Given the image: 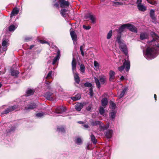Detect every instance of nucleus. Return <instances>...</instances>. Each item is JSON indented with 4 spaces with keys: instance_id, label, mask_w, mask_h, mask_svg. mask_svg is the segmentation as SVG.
<instances>
[{
    "instance_id": "obj_1",
    "label": "nucleus",
    "mask_w": 159,
    "mask_h": 159,
    "mask_svg": "<svg viewBox=\"0 0 159 159\" xmlns=\"http://www.w3.org/2000/svg\"><path fill=\"white\" fill-rule=\"evenodd\" d=\"M151 34L153 38L150 41L148 42L149 45H153V47H148L146 50V53L144 54L145 57L148 60H149L156 57L158 54V48H159V44H156V40H159V37L155 33L152 32Z\"/></svg>"
},
{
    "instance_id": "obj_2",
    "label": "nucleus",
    "mask_w": 159,
    "mask_h": 159,
    "mask_svg": "<svg viewBox=\"0 0 159 159\" xmlns=\"http://www.w3.org/2000/svg\"><path fill=\"white\" fill-rule=\"evenodd\" d=\"M72 70L74 74V76L75 81L76 83L79 84L80 81V77L79 76V74L76 71V62L75 59L73 57L72 62Z\"/></svg>"
},
{
    "instance_id": "obj_3",
    "label": "nucleus",
    "mask_w": 159,
    "mask_h": 159,
    "mask_svg": "<svg viewBox=\"0 0 159 159\" xmlns=\"http://www.w3.org/2000/svg\"><path fill=\"white\" fill-rule=\"evenodd\" d=\"M95 82L98 88L101 87V84H106L107 83V78L104 75H101L99 76V79L96 77H94Z\"/></svg>"
},
{
    "instance_id": "obj_4",
    "label": "nucleus",
    "mask_w": 159,
    "mask_h": 159,
    "mask_svg": "<svg viewBox=\"0 0 159 159\" xmlns=\"http://www.w3.org/2000/svg\"><path fill=\"white\" fill-rule=\"evenodd\" d=\"M130 63L129 60H125L123 66L118 68V70L120 72L122 71L125 68L126 71H128L130 69Z\"/></svg>"
},
{
    "instance_id": "obj_5",
    "label": "nucleus",
    "mask_w": 159,
    "mask_h": 159,
    "mask_svg": "<svg viewBox=\"0 0 159 159\" xmlns=\"http://www.w3.org/2000/svg\"><path fill=\"white\" fill-rule=\"evenodd\" d=\"M119 44V48L120 50L123 52L125 55H127L128 52L125 44L122 42Z\"/></svg>"
},
{
    "instance_id": "obj_6",
    "label": "nucleus",
    "mask_w": 159,
    "mask_h": 159,
    "mask_svg": "<svg viewBox=\"0 0 159 159\" xmlns=\"http://www.w3.org/2000/svg\"><path fill=\"white\" fill-rule=\"evenodd\" d=\"M127 29L134 33H137L138 32L137 28L134 25L129 23L127 24Z\"/></svg>"
},
{
    "instance_id": "obj_7",
    "label": "nucleus",
    "mask_w": 159,
    "mask_h": 159,
    "mask_svg": "<svg viewBox=\"0 0 159 159\" xmlns=\"http://www.w3.org/2000/svg\"><path fill=\"white\" fill-rule=\"evenodd\" d=\"M7 40H3L2 43V45L3 46L2 48V53H3V52L6 51L7 50V44L8 43Z\"/></svg>"
},
{
    "instance_id": "obj_8",
    "label": "nucleus",
    "mask_w": 159,
    "mask_h": 159,
    "mask_svg": "<svg viewBox=\"0 0 159 159\" xmlns=\"http://www.w3.org/2000/svg\"><path fill=\"white\" fill-rule=\"evenodd\" d=\"M66 108L63 107H57L55 111V112L57 114H61L66 111Z\"/></svg>"
},
{
    "instance_id": "obj_9",
    "label": "nucleus",
    "mask_w": 159,
    "mask_h": 159,
    "mask_svg": "<svg viewBox=\"0 0 159 159\" xmlns=\"http://www.w3.org/2000/svg\"><path fill=\"white\" fill-rule=\"evenodd\" d=\"M60 56L61 55L60 51L59 50H58L57 51V56L55 57L54 58L52 62V65H54L55 64L56 62L59 60Z\"/></svg>"
},
{
    "instance_id": "obj_10",
    "label": "nucleus",
    "mask_w": 159,
    "mask_h": 159,
    "mask_svg": "<svg viewBox=\"0 0 159 159\" xmlns=\"http://www.w3.org/2000/svg\"><path fill=\"white\" fill-rule=\"evenodd\" d=\"M52 93L49 92H47L44 94V97L47 99L51 101L53 100V98L52 96Z\"/></svg>"
},
{
    "instance_id": "obj_11",
    "label": "nucleus",
    "mask_w": 159,
    "mask_h": 159,
    "mask_svg": "<svg viewBox=\"0 0 159 159\" xmlns=\"http://www.w3.org/2000/svg\"><path fill=\"white\" fill-rule=\"evenodd\" d=\"M60 6L61 7H68L69 5V2L68 1H65L64 0H60Z\"/></svg>"
},
{
    "instance_id": "obj_12",
    "label": "nucleus",
    "mask_w": 159,
    "mask_h": 159,
    "mask_svg": "<svg viewBox=\"0 0 159 159\" xmlns=\"http://www.w3.org/2000/svg\"><path fill=\"white\" fill-rule=\"evenodd\" d=\"M109 75L110 81L114 82V79L115 78V72L112 70H111L109 71Z\"/></svg>"
},
{
    "instance_id": "obj_13",
    "label": "nucleus",
    "mask_w": 159,
    "mask_h": 159,
    "mask_svg": "<svg viewBox=\"0 0 159 159\" xmlns=\"http://www.w3.org/2000/svg\"><path fill=\"white\" fill-rule=\"evenodd\" d=\"M37 105L34 103H31L29 105L25 107V109L29 111L36 107Z\"/></svg>"
},
{
    "instance_id": "obj_14",
    "label": "nucleus",
    "mask_w": 159,
    "mask_h": 159,
    "mask_svg": "<svg viewBox=\"0 0 159 159\" xmlns=\"http://www.w3.org/2000/svg\"><path fill=\"white\" fill-rule=\"evenodd\" d=\"M113 133V132L112 129L108 130L106 131L105 135L107 138L110 139L111 138Z\"/></svg>"
},
{
    "instance_id": "obj_15",
    "label": "nucleus",
    "mask_w": 159,
    "mask_h": 159,
    "mask_svg": "<svg viewBox=\"0 0 159 159\" xmlns=\"http://www.w3.org/2000/svg\"><path fill=\"white\" fill-rule=\"evenodd\" d=\"M91 125L93 126H96L101 124V121L99 120L94 121L93 120H91L90 121Z\"/></svg>"
},
{
    "instance_id": "obj_16",
    "label": "nucleus",
    "mask_w": 159,
    "mask_h": 159,
    "mask_svg": "<svg viewBox=\"0 0 159 159\" xmlns=\"http://www.w3.org/2000/svg\"><path fill=\"white\" fill-rule=\"evenodd\" d=\"M84 105L81 103H78L75 105V108L77 111H80L83 108Z\"/></svg>"
},
{
    "instance_id": "obj_17",
    "label": "nucleus",
    "mask_w": 159,
    "mask_h": 159,
    "mask_svg": "<svg viewBox=\"0 0 159 159\" xmlns=\"http://www.w3.org/2000/svg\"><path fill=\"white\" fill-rule=\"evenodd\" d=\"M70 32L71 36L74 43L75 42H76L77 40V35L74 31H71L70 30Z\"/></svg>"
},
{
    "instance_id": "obj_18",
    "label": "nucleus",
    "mask_w": 159,
    "mask_h": 159,
    "mask_svg": "<svg viewBox=\"0 0 159 159\" xmlns=\"http://www.w3.org/2000/svg\"><path fill=\"white\" fill-rule=\"evenodd\" d=\"M125 28H127V24H125L121 25L118 30V32L119 34H121Z\"/></svg>"
},
{
    "instance_id": "obj_19",
    "label": "nucleus",
    "mask_w": 159,
    "mask_h": 159,
    "mask_svg": "<svg viewBox=\"0 0 159 159\" xmlns=\"http://www.w3.org/2000/svg\"><path fill=\"white\" fill-rule=\"evenodd\" d=\"M109 124H107L106 125H104L101 122V123L99 126L101 130H104L107 129L109 127Z\"/></svg>"
},
{
    "instance_id": "obj_20",
    "label": "nucleus",
    "mask_w": 159,
    "mask_h": 159,
    "mask_svg": "<svg viewBox=\"0 0 159 159\" xmlns=\"http://www.w3.org/2000/svg\"><path fill=\"white\" fill-rule=\"evenodd\" d=\"M148 38V34L146 33H142L140 34V39L141 40L147 39Z\"/></svg>"
},
{
    "instance_id": "obj_21",
    "label": "nucleus",
    "mask_w": 159,
    "mask_h": 159,
    "mask_svg": "<svg viewBox=\"0 0 159 159\" xmlns=\"http://www.w3.org/2000/svg\"><path fill=\"white\" fill-rule=\"evenodd\" d=\"M19 11L17 8H14L11 14V17H12L15 15H17L19 13Z\"/></svg>"
},
{
    "instance_id": "obj_22",
    "label": "nucleus",
    "mask_w": 159,
    "mask_h": 159,
    "mask_svg": "<svg viewBox=\"0 0 159 159\" xmlns=\"http://www.w3.org/2000/svg\"><path fill=\"white\" fill-rule=\"evenodd\" d=\"M128 90V87H125L124 88L123 90L122 91L121 93L120 94L119 96V98H122L125 94V93Z\"/></svg>"
},
{
    "instance_id": "obj_23",
    "label": "nucleus",
    "mask_w": 159,
    "mask_h": 159,
    "mask_svg": "<svg viewBox=\"0 0 159 159\" xmlns=\"http://www.w3.org/2000/svg\"><path fill=\"white\" fill-rule=\"evenodd\" d=\"M81 97V95L80 94H77L74 97H72L71 99L73 101H77L80 99Z\"/></svg>"
},
{
    "instance_id": "obj_24",
    "label": "nucleus",
    "mask_w": 159,
    "mask_h": 159,
    "mask_svg": "<svg viewBox=\"0 0 159 159\" xmlns=\"http://www.w3.org/2000/svg\"><path fill=\"white\" fill-rule=\"evenodd\" d=\"M34 92V90L33 89H28L26 91V95L27 96H29L32 95Z\"/></svg>"
},
{
    "instance_id": "obj_25",
    "label": "nucleus",
    "mask_w": 159,
    "mask_h": 159,
    "mask_svg": "<svg viewBox=\"0 0 159 159\" xmlns=\"http://www.w3.org/2000/svg\"><path fill=\"white\" fill-rule=\"evenodd\" d=\"M11 74L12 76L16 77L19 74V72L17 70L11 69Z\"/></svg>"
},
{
    "instance_id": "obj_26",
    "label": "nucleus",
    "mask_w": 159,
    "mask_h": 159,
    "mask_svg": "<svg viewBox=\"0 0 159 159\" xmlns=\"http://www.w3.org/2000/svg\"><path fill=\"white\" fill-rule=\"evenodd\" d=\"M102 106H106L108 103L107 99L106 98H103L102 100Z\"/></svg>"
},
{
    "instance_id": "obj_27",
    "label": "nucleus",
    "mask_w": 159,
    "mask_h": 159,
    "mask_svg": "<svg viewBox=\"0 0 159 159\" xmlns=\"http://www.w3.org/2000/svg\"><path fill=\"white\" fill-rule=\"evenodd\" d=\"M138 7L139 9L141 11H144L146 10V7L142 4L138 5Z\"/></svg>"
},
{
    "instance_id": "obj_28",
    "label": "nucleus",
    "mask_w": 159,
    "mask_h": 159,
    "mask_svg": "<svg viewBox=\"0 0 159 159\" xmlns=\"http://www.w3.org/2000/svg\"><path fill=\"white\" fill-rule=\"evenodd\" d=\"M17 26L12 25L10 26L8 28L9 31L10 32L13 31L16 28Z\"/></svg>"
},
{
    "instance_id": "obj_29",
    "label": "nucleus",
    "mask_w": 159,
    "mask_h": 159,
    "mask_svg": "<svg viewBox=\"0 0 159 159\" xmlns=\"http://www.w3.org/2000/svg\"><path fill=\"white\" fill-rule=\"evenodd\" d=\"M75 143L77 145H81L82 143V141L80 138L78 137L76 139Z\"/></svg>"
},
{
    "instance_id": "obj_30",
    "label": "nucleus",
    "mask_w": 159,
    "mask_h": 159,
    "mask_svg": "<svg viewBox=\"0 0 159 159\" xmlns=\"http://www.w3.org/2000/svg\"><path fill=\"white\" fill-rule=\"evenodd\" d=\"M89 19L91 20L92 23L93 24L95 23L96 17L95 16L91 14V15L89 16Z\"/></svg>"
},
{
    "instance_id": "obj_31",
    "label": "nucleus",
    "mask_w": 159,
    "mask_h": 159,
    "mask_svg": "<svg viewBox=\"0 0 159 159\" xmlns=\"http://www.w3.org/2000/svg\"><path fill=\"white\" fill-rule=\"evenodd\" d=\"M57 130L59 132L64 133L65 132L64 128L62 126H58Z\"/></svg>"
},
{
    "instance_id": "obj_32",
    "label": "nucleus",
    "mask_w": 159,
    "mask_h": 159,
    "mask_svg": "<svg viewBox=\"0 0 159 159\" xmlns=\"http://www.w3.org/2000/svg\"><path fill=\"white\" fill-rule=\"evenodd\" d=\"M90 137L91 140L92 141L93 143L94 144L96 143L97 142V140L96 139L94 136L93 134H91L90 135Z\"/></svg>"
},
{
    "instance_id": "obj_33",
    "label": "nucleus",
    "mask_w": 159,
    "mask_h": 159,
    "mask_svg": "<svg viewBox=\"0 0 159 159\" xmlns=\"http://www.w3.org/2000/svg\"><path fill=\"white\" fill-rule=\"evenodd\" d=\"M150 17L152 19H154L155 18L154 16V11L153 10H151L150 13Z\"/></svg>"
},
{
    "instance_id": "obj_34",
    "label": "nucleus",
    "mask_w": 159,
    "mask_h": 159,
    "mask_svg": "<svg viewBox=\"0 0 159 159\" xmlns=\"http://www.w3.org/2000/svg\"><path fill=\"white\" fill-rule=\"evenodd\" d=\"M110 104L111 105V108L112 109H115L116 107L115 103H114L112 101H110Z\"/></svg>"
},
{
    "instance_id": "obj_35",
    "label": "nucleus",
    "mask_w": 159,
    "mask_h": 159,
    "mask_svg": "<svg viewBox=\"0 0 159 159\" xmlns=\"http://www.w3.org/2000/svg\"><path fill=\"white\" fill-rule=\"evenodd\" d=\"M11 111V110L10 109V107H9L8 108L6 109L4 111H3L2 112V114H7Z\"/></svg>"
},
{
    "instance_id": "obj_36",
    "label": "nucleus",
    "mask_w": 159,
    "mask_h": 159,
    "mask_svg": "<svg viewBox=\"0 0 159 159\" xmlns=\"http://www.w3.org/2000/svg\"><path fill=\"white\" fill-rule=\"evenodd\" d=\"M112 2L113 3L114 5L115 6H119L120 5H121L123 4V3L121 2H118L116 1Z\"/></svg>"
},
{
    "instance_id": "obj_37",
    "label": "nucleus",
    "mask_w": 159,
    "mask_h": 159,
    "mask_svg": "<svg viewBox=\"0 0 159 159\" xmlns=\"http://www.w3.org/2000/svg\"><path fill=\"white\" fill-rule=\"evenodd\" d=\"M11 110V111H12L16 109H17L18 106V105H14L11 107H9Z\"/></svg>"
},
{
    "instance_id": "obj_38",
    "label": "nucleus",
    "mask_w": 159,
    "mask_h": 159,
    "mask_svg": "<svg viewBox=\"0 0 159 159\" xmlns=\"http://www.w3.org/2000/svg\"><path fill=\"white\" fill-rule=\"evenodd\" d=\"M85 46L84 44L82 45L80 47V50L81 52V54L82 56L83 57L84 56V52L83 50V49L84 48Z\"/></svg>"
},
{
    "instance_id": "obj_39",
    "label": "nucleus",
    "mask_w": 159,
    "mask_h": 159,
    "mask_svg": "<svg viewBox=\"0 0 159 159\" xmlns=\"http://www.w3.org/2000/svg\"><path fill=\"white\" fill-rule=\"evenodd\" d=\"M105 110L104 108L101 107L99 108V111L100 114L101 115H103L104 112Z\"/></svg>"
},
{
    "instance_id": "obj_40",
    "label": "nucleus",
    "mask_w": 159,
    "mask_h": 159,
    "mask_svg": "<svg viewBox=\"0 0 159 159\" xmlns=\"http://www.w3.org/2000/svg\"><path fill=\"white\" fill-rule=\"evenodd\" d=\"M121 34H119L118 35L116 38L117 41L119 43H122L120 40V38L121 37Z\"/></svg>"
},
{
    "instance_id": "obj_41",
    "label": "nucleus",
    "mask_w": 159,
    "mask_h": 159,
    "mask_svg": "<svg viewBox=\"0 0 159 159\" xmlns=\"http://www.w3.org/2000/svg\"><path fill=\"white\" fill-rule=\"evenodd\" d=\"M80 71L83 73L85 71V66L84 64H82L80 66Z\"/></svg>"
},
{
    "instance_id": "obj_42",
    "label": "nucleus",
    "mask_w": 159,
    "mask_h": 159,
    "mask_svg": "<svg viewBox=\"0 0 159 159\" xmlns=\"http://www.w3.org/2000/svg\"><path fill=\"white\" fill-rule=\"evenodd\" d=\"M67 11L66 10V9H61V15L63 16H65V14H66V12Z\"/></svg>"
},
{
    "instance_id": "obj_43",
    "label": "nucleus",
    "mask_w": 159,
    "mask_h": 159,
    "mask_svg": "<svg viewBox=\"0 0 159 159\" xmlns=\"http://www.w3.org/2000/svg\"><path fill=\"white\" fill-rule=\"evenodd\" d=\"M94 64L95 66L94 69L97 70L99 68V63L96 61H94Z\"/></svg>"
},
{
    "instance_id": "obj_44",
    "label": "nucleus",
    "mask_w": 159,
    "mask_h": 159,
    "mask_svg": "<svg viewBox=\"0 0 159 159\" xmlns=\"http://www.w3.org/2000/svg\"><path fill=\"white\" fill-rule=\"evenodd\" d=\"M44 113L43 112L38 113L36 114V116L38 117H42L44 115Z\"/></svg>"
},
{
    "instance_id": "obj_45",
    "label": "nucleus",
    "mask_w": 159,
    "mask_h": 159,
    "mask_svg": "<svg viewBox=\"0 0 159 159\" xmlns=\"http://www.w3.org/2000/svg\"><path fill=\"white\" fill-rule=\"evenodd\" d=\"M112 35V30H111L109 31L107 34V38L108 39H110Z\"/></svg>"
},
{
    "instance_id": "obj_46",
    "label": "nucleus",
    "mask_w": 159,
    "mask_h": 159,
    "mask_svg": "<svg viewBox=\"0 0 159 159\" xmlns=\"http://www.w3.org/2000/svg\"><path fill=\"white\" fill-rule=\"evenodd\" d=\"M84 86L86 87H91L92 86V84L90 83L86 82L84 84Z\"/></svg>"
},
{
    "instance_id": "obj_47",
    "label": "nucleus",
    "mask_w": 159,
    "mask_h": 159,
    "mask_svg": "<svg viewBox=\"0 0 159 159\" xmlns=\"http://www.w3.org/2000/svg\"><path fill=\"white\" fill-rule=\"evenodd\" d=\"M32 39V38L30 37H26L25 38V42H27L31 40Z\"/></svg>"
},
{
    "instance_id": "obj_48",
    "label": "nucleus",
    "mask_w": 159,
    "mask_h": 159,
    "mask_svg": "<svg viewBox=\"0 0 159 159\" xmlns=\"http://www.w3.org/2000/svg\"><path fill=\"white\" fill-rule=\"evenodd\" d=\"M147 1L149 3L153 5H154L157 3L156 1L152 0H147Z\"/></svg>"
},
{
    "instance_id": "obj_49",
    "label": "nucleus",
    "mask_w": 159,
    "mask_h": 159,
    "mask_svg": "<svg viewBox=\"0 0 159 159\" xmlns=\"http://www.w3.org/2000/svg\"><path fill=\"white\" fill-rule=\"evenodd\" d=\"M38 41L41 43H47L49 45V43L48 42L45 41L44 40H38Z\"/></svg>"
},
{
    "instance_id": "obj_50",
    "label": "nucleus",
    "mask_w": 159,
    "mask_h": 159,
    "mask_svg": "<svg viewBox=\"0 0 159 159\" xmlns=\"http://www.w3.org/2000/svg\"><path fill=\"white\" fill-rule=\"evenodd\" d=\"M115 115L116 113L114 112H112L110 113V116L111 118L114 119L115 117Z\"/></svg>"
},
{
    "instance_id": "obj_51",
    "label": "nucleus",
    "mask_w": 159,
    "mask_h": 159,
    "mask_svg": "<svg viewBox=\"0 0 159 159\" xmlns=\"http://www.w3.org/2000/svg\"><path fill=\"white\" fill-rule=\"evenodd\" d=\"M52 71H50L48 73V74L46 78V79H48L50 77H51V75L52 74Z\"/></svg>"
},
{
    "instance_id": "obj_52",
    "label": "nucleus",
    "mask_w": 159,
    "mask_h": 159,
    "mask_svg": "<svg viewBox=\"0 0 159 159\" xmlns=\"http://www.w3.org/2000/svg\"><path fill=\"white\" fill-rule=\"evenodd\" d=\"M89 93L90 94V95L91 96H92L93 95V88L91 87L89 89Z\"/></svg>"
},
{
    "instance_id": "obj_53",
    "label": "nucleus",
    "mask_w": 159,
    "mask_h": 159,
    "mask_svg": "<svg viewBox=\"0 0 159 159\" xmlns=\"http://www.w3.org/2000/svg\"><path fill=\"white\" fill-rule=\"evenodd\" d=\"M83 28L87 30H89L90 28V26H86L85 25H83Z\"/></svg>"
},
{
    "instance_id": "obj_54",
    "label": "nucleus",
    "mask_w": 159,
    "mask_h": 159,
    "mask_svg": "<svg viewBox=\"0 0 159 159\" xmlns=\"http://www.w3.org/2000/svg\"><path fill=\"white\" fill-rule=\"evenodd\" d=\"M92 107V105H89L88 107H87L86 109L88 111H90Z\"/></svg>"
},
{
    "instance_id": "obj_55",
    "label": "nucleus",
    "mask_w": 159,
    "mask_h": 159,
    "mask_svg": "<svg viewBox=\"0 0 159 159\" xmlns=\"http://www.w3.org/2000/svg\"><path fill=\"white\" fill-rule=\"evenodd\" d=\"M91 146V145L89 143H88L87 144V146L86 147V149H87L88 150H89L90 149V146Z\"/></svg>"
},
{
    "instance_id": "obj_56",
    "label": "nucleus",
    "mask_w": 159,
    "mask_h": 159,
    "mask_svg": "<svg viewBox=\"0 0 159 159\" xmlns=\"http://www.w3.org/2000/svg\"><path fill=\"white\" fill-rule=\"evenodd\" d=\"M90 13H89L85 16V18L86 19L89 18V16L91 15Z\"/></svg>"
},
{
    "instance_id": "obj_57",
    "label": "nucleus",
    "mask_w": 159,
    "mask_h": 159,
    "mask_svg": "<svg viewBox=\"0 0 159 159\" xmlns=\"http://www.w3.org/2000/svg\"><path fill=\"white\" fill-rule=\"evenodd\" d=\"M142 0H138L137 2V4H141V3L142 2Z\"/></svg>"
},
{
    "instance_id": "obj_58",
    "label": "nucleus",
    "mask_w": 159,
    "mask_h": 159,
    "mask_svg": "<svg viewBox=\"0 0 159 159\" xmlns=\"http://www.w3.org/2000/svg\"><path fill=\"white\" fill-rule=\"evenodd\" d=\"M54 6L58 8H59V4L57 3H56L54 5Z\"/></svg>"
},
{
    "instance_id": "obj_59",
    "label": "nucleus",
    "mask_w": 159,
    "mask_h": 159,
    "mask_svg": "<svg viewBox=\"0 0 159 159\" xmlns=\"http://www.w3.org/2000/svg\"><path fill=\"white\" fill-rule=\"evenodd\" d=\"M125 78H124V77L123 76H122L120 78V80H121V81H122L123 80H124V79Z\"/></svg>"
},
{
    "instance_id": "obj_60",
    "label": "nucleus",
    "mask_w": 159,
    "mask_h": 159,
    "mask_svg": "<svg viewBox=\"0 0 159 159\" xmlns=\"http://www.w3.org/2000/svg\"><path fill=\"white\" fill-rule=\"evenodd\" d=\"M84 126L86 128H88L89 127L88 125H84Z\"/></svg>"
},
{
    "instance_id": "obj_61",
    "label": "nucleus",
    "mask_w": 159,
    "mask_h": 159,
    "mask_svg": "<svg viewBox=\"0 0 159 159\" xmlns=\"http://www.w3.org/2000/svg\"><path fill=\"white\" fill-rule=\"evenodd\" d=\"M47 89H51V87H50V86L49 85H48L47 86Z\"/></svg>"
},
{
    "instance_id": "obj_62",
    "label": "nucleus",
    "mask_w": 159,
    "mask_h": 159,
    "mask_svg": "<svg viewBox=\"0 0 159 159\" xmlns=\"http://www.w3.org/2000/svg\"><path fill=\"white\" fill-rule=\"evenodd\" d=\"M154 98H155V101H156V100H157V96H156V94H155L154 95Z\"/></svg>"
},
{
    "instance_id": "obj_63",
    "label": "nucleus",
    "mask_w": 159,
    "mask_h": 159,
    "mask_svg": "<svg viewBox=\"0 0 159 159\" xmlns=\"http://www.w3.org/2000/svg\"><path fill=\"white\" fill-rule=\"evenodd\" d=\"M34 47V45H31L30 47V49H31L32 48H33Z\"/></svg>"
},
{
    "instance_id": "obj_64",
    "label": "nucleus",
    "mask_w": 159,
    "mask_h": 159,
    "mask_svg": "<svg viewBox=\"0 0 159 159\" xmlns=\"http://www.w3.org/2000/svg\"><path fill=\"white\" fill-rule=\"evenodd\" d=\"M2 48V47H0V52H1L2 51V49H1Z\"/></svg>"
}]
</instances>
